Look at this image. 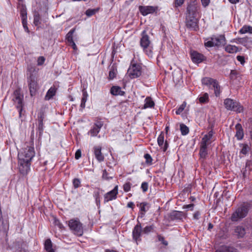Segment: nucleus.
Segmentation results:
<instances>
[{
  "instance_id": "1",
  "label": "nucleus",
  "mask_w": 252,
  "mask_h": 252,
  "mask_svg": "<svg viewBox=\"0 0 252 252\" xmlns=\"http://www.w3.org/2000/svg\"><path fill=\"white\" fill-rule=\"evenodd\" d=\"M35 155L33 146L25 145L24 147L19 152V169L23 175L27 174L30 170L31 161Z\"/></svg>"
},
{
  "instance_id": "2",
  "label": "nucleus",
  "mask_w": 252,
  "mask_h": 252,
  "mask_svg": "<svg viewBox=\"0 0 252 252\" xmlns=\"http://www.w3.org/2000/svg\"><path fill=\"white\" fill-rule=\"evenodd\" d=\"M249 210L248 205L243 204L237 208L232 214L230 220L232 221H237L247 215Z\"/></svg>"
},
{
  "instance_id": "3",
  "label": "nucleus",
  "mask_w": 252,
  "mask_h": 252,
  "mask_svg": "<svg viewBox=\"0 0 252 252\" xmlns=\"http://www.w3.org/2000/svg\"><path fill=\"white\" fill-rule=\"evenodd\" d=\"M150 43L148 35L146 34L145 31H143L142 36L140 40L141 46L149 57H152L153 53L152 47L150 46Z\"/></svg>"
},
{
  "instance_id": "4",
  "label": "nucleus",
  "mask_w": 252,
  "mask_h": 252,
  "mask_svg": "<svg viewBox=\"0 0 252 252\" xmlns=\"http://www.w3.org/2000/svg\"><path fill=\"white\" fill-rule=\"evenodd\" d=\"M13 100L16 108L19 110L20 117H21L23 107L24 105L23 95L21 94L20 90L19 89L16 90L14 92Z\"/></svg>"
},
{
  "instance_id": "5",
  "label": "nucleus",
  "mask_w": 252,
  "mask_h": 252,
  "mask_svg": "<svg viewBox=\"0 0 252 252\" xmlns=\"http://www.w3.org/2000/svg\"><path fill=\"white\" fill-rule=\"evenodd\" d=\"M68 226L72 232L78 236H81L83 233L82 223L78 220H71L68 221Z\"/></svg>"
},
{
  "instance_id": "6",
  "label": "nucleus",
  "mask_w": 252,
  "mask_h": 252,
  "mask_svg": "<svg viewBox=\"0 0 252 252\" xmlns=\"http://www.w3.org/2000/svg\"><path fill=\"white\" fill-rule=\"evenodd\" d=\"M202 83L214 89L215 95L218 96L220 94V86L216 80L205 77L202 79Z\"/></svg>"
},
{
  "instance_id": "7",
  "label": "nucleus",
  "mask_w": 252,
  "mask_h": 252,
  "mask_svg": "<svg viewBox=\"0 0 252 252\" xmlns=\"http://www.w3.org/2000/svg\"><path fill=\"white\" fill-rule=\"evenodd\" d=\"M224 105L226 109L240 113L243 111V107L239 103L230 98L225 99Z\"/></svg>"
},
{
  "instance_id": "8",
  "label": "nucleus",
  "mask_w": 252,
  "mask_h": 252,
  "mask_svg": "<svg viewBox=\"0 0 252 252\" xmlns=\"http://www.w3.org/2000/svg\"><path fill=\"white\" fill-rule=\"evenodd\" d=\"M141 73V66L139 64H133L129 67L127 74L131 79H133L139 77Z\"/></svg>"
},
{
  "instance_id": "9",
  "label": "nucleus",
  "mask_w": 252,
  "mask_h": 252,
  "mask_svg": "<svg viewBox=\"0 0 252 252\" xmlns=\"http://www.w3.org/2000/svg\"><path fill=\"white\" fill-rule=\"evenodd\" d=\"M28 81L30 94L33 96L35 94L38 88L36 76L33 73H30V76L28 78Z\"/></svg>"
},
{
  "instance_id": "10",
  "label": "nucleus",
  "mask_w": 252,
  "mask_h": 252,
  "mask_svg": "<svg viewBox=\"0 0 252 252\" xmlns=\"http://www.w3.org/2000/svg\"><path fill=\"white\" fill-rule=\"evenodd\" d=\"M199 7L195 1L190 2L187 8L186 16H195L197 17L198 13Z\"/></svg>"
},
{
  "instance_id": "11",
  "label": "nucleus",
  "mask_w": 252,
  "mask_h": 252,
  "mask_svg": "<svg viewBox=\"0 0 252 252\" xmlns=\"http://www.w3.org/2000/svg\"><path fill=\"white\" fill-rule=\"evenodd\" d=\"M186 26L187 28L196 31L198 28V19L195 16H186Z\"/></svg>"
},
{
  "instance_id": "12",
  "label": "nucleus",
  "mask_w": 252,
  "mask_h": 252,
  "mask_svg": "<svg viewBox=\"0 0 252 252\" xmlns=\"http://www.w3.org/2000/svg\"><path fill=\"white\" fill-rule=\"evenodd\" d=\"M168 219L170 220H182L183 218H186V214L183 212L173 211L168 215Z\"/></svg>"
},
{
  "instance_id": "13",
  "label": "nucleus",
  "mask_w": 252,
  "mask_h": 252,
  "mask_svg": "<svg viewBox=\"0 0 252 252\" xmlns=\"http://www.w3.org/2000/svg\"><path fill=\"white\" fill-rule=\"evenodd\" d=\"M158 6H139V10L140 13L143 15L146 16L149 14H152L157 11Z\"/></svg>"
},
{
  "instance_id": "14",
  "label": "nucleus",
  "mask_w": 252,
  "mask_h": 252,
  "mask_svg": "<svg viewBox=\"0 0 252 252\" xmlns=\"http://www.w3.org/2000/svg\"><path fill=\"white\" fill-rule=\"evenodd\" d=\"M118 193V186H116L113 190L110 191L104 195V202H108L113 199H115L117 198Z\"/></svg>"
},
{
  "instance_id": "15",
  "label": "nucleus",
  "mask_w": 252,
  "mask_h": 252,
  "mask_svg": "<svg viewBox=\"0 0 252 252\" xmlns=\"http://www.w3.org/2000/svg\"><path fill=\"white\" fill-rule=\"evenodd\" d=\"M191 58L193 62L198 63L202 62L204 59V56L196 51L191 53Z\"/></svg>"
},
{
  "instance_id": "16",
  "label": "nucleus",
  "mask_w": 252,
  "mask_h": 252,
  "mask_svg": "<svg viewBox=\"0 0 252 252\" xmlns=\"http://www.w3.org/2000/svg\"><path fill=\"white\" fill-rule=\"evenodd\" d=\"M142 231L141 224L140 222H138V224L134 227L132 231L133 239H134L136 241H137L141 236Z\"/></svg>"
},
{
  "instance_id": "17",
  "label": "nucleus",
  "mask_w": 252,
  "mask_h": 252,
  "mask_svg": "<svg viewBox=\"0 0 252 252\" xmlns=\"http://www.w3.org/2000/svg\"><path fill=\"white\" fill-rule=\"evenodd\" d=\"M213 131H210L207 134L205 135L203 137L201 144L203 146H208L212 142V138L213 137Z\"/></svg>"
},
{
  "instance_id": "18",
  "label": "nucleus",
  "mask_w": 252,
  "mask_h": 252,
  "mask_svg": "<svg viewBox=\"0 0 252 252\" xmlns=\"http://www.w3.org/2000/svg\"><path fill=\"white\" fill-rule=\"evenodd\" d=\"M164 133L162 132L158 136V145L163 149V151H165L168 148V144L167 141L164 142Z\"/></svg>"
},
{
  "instance_id": "19",
  "label": "nucleus",
  "mask_w": 252,
  "mask_h": 252,
  "mask_svg": "<svg viewBox=\"0 0 252 252\" xmlns=\"http://www.w3.org/2000/svg\"><path fill=\"white\" fill-rule=\"evenodd\" d=\"M94 154L97 160L99 162L103 161L104 158L101 153V148L100 147L96 146L94 148Z\"/></svg>"
},
{
  "instance_id": "20",
  "label": "nucleus",
  "mask_w": 252,
  "mask_h": 252,
  "mask_svg": "<svg viewBox=\"0 0 252 252\" xmlns=\"http://www.w3.org/2000/svg\"><path fill=\"white\" fill-rule=\"evenodd\" d=\"M102 126L100 122H98L94 125V127L90 130L89 134L91 136H95L99 132L100 129Z\"/></svg>"
},
{
  "instance_id": "21",
  "label": "nucleus",
  "mask_w": 252,
  "mask_h": 252,
  "mask_svg": "<svg viewBox=\"0 0 252 252\" xmlns=\"http://www.w3.org/2000/svg\"><path fill=\"white\" fill-rule=\"evenodd\" d=\"M246 234V230L242 226H237L234 229V234L238 238H242Z\"/></svg>"
},
{
  "instance_id": "22",
  "label": "nucleus",
  "mask_w": 252,
  "mask_h": 252,
  "mask_svg": "<svg viewBox=\"0 0 252 252\" xmlns=\"http://www.w3.org/2000/svg\"><path fill=\"white\" fill-rule=\"evenodd\" d=\"M215 46H219L224 44L225 37L223 35H220L217 37L212 38Z\"/></svg>"
},
{
  "instance_id": "23",
  "label": "nucleus",
  "mask_w": 252,
  "mask_h": 252,
  "mask_svg": "<svg viewBox=\"0 0 252 252\" xmlns=\"http://www.w3.org/2000/svg\"><path fill=\"white\" fill-rule=\"evenodd\" d=\"M235 128L236 130L235 136L237 137V139L241 140L244 136L243 129L241 125L237 124L235 126Z\"/></svg>"
},
{
  "instance_id": "24",
  "label": "nucleus",
  "mask_w": 252,
  "mask_h": 252,
  "mask_svg": "<svg viewBox=\"0 0 252 252\" xmlns=\"http://www.w3.org/2000/svg\"><path fill=\"white\" fill-rule=\"evenodd\" d=\"M56 93V89L55 87H52L48 91L45 96V99L47 100L50 99L53 96H54Z\"/></svg>"
},
{
  "instance_id": "25",
  "label": "nucleus",
  "mask_w": 252,
  "mask_h": 252,
  "mask_svg": "<svg viewBox=\"0 0 252 252\" xmlns=\"http://www.w3.org/2000/svg\"><path fill=\"white\" fill-rule=\"evenodd\" d=\"M44 247L47 252H55L52 248V243L50 239H47L45 241Z\"/></svg>"
},
{
  "instance_id": "26",
  "label": "nucleus",
  "mask_w": 252,
  "mask_h": 252,
  "mask_svg": "<svg viewBox=\"0 0 252 252\" xmlns=\"http://www.w3.org/2000/svg\"><path fill=\"white\" fill-rule=\"evenodd\" d=\"M111 93L113 95H122L124 92L122 91L121 88L118 86H113L111 88Z\"/></svg>"
},
{
  "instance_id": "27",
  "label": "nucleus",
  "mask_w": 252,
  "mask_h": 252,
  "mask_svg": "<svg viewBox=\"0 0 252 252\" xmlns=\"http://www.w3.org/2000/svg\"><path fill=\"white\" fill-rule=\"evenodd\" d=\"M225 51L229 53H234L238 51L237 47L232 45H227L225 48Z\"/></svg>"
},
{
  "instance_id": "28",
  "label": "nucleus",
  "mask_w": 252,
  "mask_h": 252,
  "mask_svg": "<svg viewBox=\"0 0 252 252\" xmlns=\"http://www.w3.org/2000/svg\"><path fill=\"white\" fill-rule=\"evenodd\" d=\"M145 103L144 105V108H145V109H146L147 108L152 107L155 105L154 102L149 97H147L145 99Z\"/></svg>"
},
{
  "instance_id": "29",
  "label": "nucleus",
  "mask_w": 252,
  "mask_h": 252,
  "mask_svg": "<svg viewBox=\"0 0 252 252\" xmlns=\"http://www.w3.org/2000/svg\"><path fill=\"white\" fill-rule=\"evenodd\" d=\"M207 146H203L201 144L199 154L201 158H205L207 155Z\"/></svg>"
},
{
  "instance_id": "30",
  "label": "nucleus",
  "mask_w": 252,
  "mask_h": 252,
  "mask_svg": "<svg viewBox=\"0 0 252 252\" xmlns=\"http://www.w3.org/2000/svg\"><path fill=\"white\" fill-rule=\"evenodd\" d=\"M148 204L146 202H142L140 204V211L141 212L140 213L141 217H143L145 215V212H146L148 209V207H147Z\"/></svg>"
},
{
  "instance_id": "31",
  "label": "nucleus",
  "mask_w": 252,
  "mask_h": 252,
  "mask_svg": "<svg viewBox=\"0 0 252 252\" xmlns=\"http://www.w3.org/2000/svg\"><path fill=\"white\" fill-rule=\"evenodd\" d=\"M88 94L86 91H83V97L81 99V103L80 106L82 108H84L85 107V103L87 100Z\"/></svg>"
},
{
  "instance_id": "32",
  "label": "nucleus",
  "mask_w": 252,
  "mask_h": 252,
  "mask_svg": "<svg viewBox=\"0 0 252 252\" xmlns=\"http://www.w3.org/2000/svg\"><path fill=\"white\" fill-rule=\"evenodd\" d=\"M99 10V8L95 9H88L86 11L85 14L88 17H90L95 14Z\"/></svg>"
},
{
  "instance_id": "33",
  "label": "nucleus",
  "mask_w": 252,
  "mask_h": 252,
  "mask_svg": "<svg viewBox=\"0 0 252 252\" xmlns=\"http://www.w3.org/2000/svg\"><path fill=\"white\" fill-rule=\"evenodd\" d=\"M180 130L182 135H183L187 134L189 132V129L188 127L183 124L180 125Z\"/></svg>"
},
{
  "instance_id": "34",
  "label": "nucleus",
  "mask_w": 252,
  "mask_h": 252,
  "mask_svg": "<svg viewBox=\"0 0 252 252\" xmlns=\"http://www.w3.org/2000/svg\"><path fill=\"white\" fill-rule=\"evenodd\" d=\"M21 16L22 17L23 25L26 24V20H27V11L25 8H22L21 10Z\"/></svg>"
},
{
  "instance_id": "35",
  "label": "nucleus",
  "mask_w": 252,
  "mask_h": 252,
  "mask_svg": "<svg viewBox=\"0 0 252 252\" xmlns=\"http://www.w3.org/2000/svg\"><path fill=\"white\" fill-rule=\"evenodd\" d=\"M74 32H75V29H73L70 30L66 35V39L67 40L68 42H69L70 43L73 42V34Z\"/></svg>"
},
{
  "instance_id": "36",
  "label": "nucleus",
  "mask_w": 252,
  "mask_h": 252,
  "mask_svg": "<svg viewBox=\"0 0 252 252\" xmlns=\"http://www.w3.org/2000/svg\"><path fill=\"white\" fill-rule=\"evenodd\" d=\"M241 33H245L246 32H250L252 33V27L250 26H244L240 31Z\"/></svg>"
},
{
  "instance_id": "37",
  "label": "nucleus",
  "mask_w": 252,
  "mask_h": 252,
  "mask_svg": "<svg viewBox=\"0 0 252 252\" xmlns=\"http://www.w3.org/2000/svg\"><path fill=\"white\" fill-rule=\"evenodd\" d=\"M33 23L35 26H38L40 24V16L38 13H35L34 15Z\"/></svg>"
},
{
  "instance_id": "38",
  "label": "nucleus",
  "mask_w": 252,
  "mask_h": 252,
  "mask_svg": "<svg viewBox=\"0 0 252 252\" xmlns=\"http://www.w3.org/2000/svg\"><path fill=\"white\" fill-rule=\"evenodd\" d=\"M208 94L205 93L202 96L199 97V100L201 103H205L208 101Z\"/></svg>"
},
{
  "instance_id": "39",
  "label": "nucleus",
  "mask_w": 252,
  "mask_h": 252,
  "mask_svg": "<svg viewBox=\"0 0 252 252\" xmlns=\"http://www.w3.org/2000/svg\"><path fill=\"white\" fill-rule=\"evenodd\" d=\"M186 106V103L184 102L182 104H181L178 109L176 110V113L177 115L180 114L182 111L184 110Z\"/></svg>"
},
{
  "instance_id": "40",
  "label": "nucleus",
  "mask_w": 252,
  "mask_h": 252,
  "mask_svg": "<svg viewBox=\"0 0 252 252\" xmlns=\"http://www.w3.org/2000/svg\"><path fill=\"white\" fill-rule=\"evenodd\" d=\"M249 150L250 148L249 146L247 144H244L242 146V148L241 151V153L244 155H246L248 153Z\"/></svg>"
},
{
  "instance_id": "41",
  "label": "nucleus",
  "mask_w": 252,
  "mask_h": 252,
  "mask_svg": "<svg viewBox=\"0 0 252 252\" xmlns=\"http://www.w3.org/2000/svg\"><path fill=\"white\" fill-rule=\"evenodd\" d=\"M153 225L147 226L143 229L142 232L144 233L147 234L151 232L153 229Z\"/></svg>"
},
{
  "instance_id": "42",
  "label": "nucleus",
  "mask_w": 252,
  "mask_h": 252,
  "mask_svg": "<svg viewBox=\"0 0 252 252\" xmlns=\"http://www.w3.org/2000/svg\"><path fill=\"white\" fill-rule=\"evenodd\" d=\"M123 188H124V190L126 192H128L130 189L131 184L130 183H129V182L128 183H126V184H125L124 185Z\"/></svg>"
},
{
  "instance_id": "43",
  "label": "nucleus",
  "mask_w": 252,
  "mask_h": 252,
  "mask_svg": "<svg viewBox=\"0 0 252 252\" xmlns=\"http://www.w3.org/2000/svg\"><path fill=\"white\" fill-rule=\"evenodd\" d=\"M73 186L75 188H77L80 186V181L78 179H74L73 181Z\"/></svg>"
},
{
  "instance_id": "44",
  "label": "nucleus",
  "mask_w": 252,
  "mask_h": 252,
  "mask_svg": "<svg viewBox=\"0 0 252 252\" xmlns=\"http://www.w3.org/2000/svg\"><path fill=\"white\" fill-rule=\"evenodd\" d=\"M184 1L185 0H175V6L178 7L181 6Z\"/></svg>"
},
{
  "instance_id": "45",
  "label": "nucleus",
  "mask_w": 252,
  "mask_h": 252,
  "mask_svg": "<svg viewBox=\"0 0 252 252\" xmlns=\"http://www.w3.org/2000/svg\"><path fill=\"white\" fill-rule=\"evenodd\" d=\"M45 61V58L43 57H39L37 60V64L41 65L43 64Z\"/></svg>"
},
{
  "instance_id": "46",
  "label": "nucleus",
  "mask_w": 252,
  "mask_h": 252,
  "mask_svg": "<svg viewBox=\"0 0 252 252\" xmlns=\"http://www.w3.org/2000/svg\"><path fill=\"white\" fill-rule=\"evenodd\" d=\"M158 239L159 241L161 242L164 245L167 246L168 242L164 240V238L161 236H158Z\"/></svg>"
},
{
  "instance_id": "47",
  "label": "nucleus",
  "mask_w": 252,
  "mask_h": 252,
  "mask_svg": "<svg viewBox=\"0 0 252 252\" xmlns=\"http://www.w3.org/2000/svg\"><path fill=\"white\" fill-rule=\"evenodd\" d=\"M115 71L114 69L111 70L109 73V78L110 79H113L115 77Z\"/></svg>"
},
{
  "instance_id": "48",
  "label": "nucleus",
  "mask_w": 252,
  "mask_h": 252,
  "mask_svg": "<svg viewBox=\"0 0 252 252\" xmlns=\"http://www.w3.org/2000/svg\"><path fill=\"white\" fill-rule=\"evenodd\" d=\"M102 178L104 179H105V180H109L110 179H112V177H109L108 176V173L107 172H106V170H104L103 171V175H102Z\"/></svg>"
},
{
  "instance_id": "49",
  "label": "nucleus",
  "mask_w": 252,
  "mask_h": 252,
  "mask_svg": "<svg viewBox=\"0 0 252 252\" xmlns=\"http://www.w3.org/2000/svg\"><path fill=\"white\" fill-rule=\"evenodd\" d=\"M205 45L206 46L209 47L215 46V45H214V43L212 38H211V40L208 41L207 42H206L205 43Z\"/></svg>"
},
{
  "instance_id": "50",
  "label": "nucleus",
  "mask_w": 252,
  "mask_h": 252,
  "mask_svg": "<svg viewBox=\"0 0 252 252\" xmlns=\"http://www.w3.org/2000/svg\"><path fill=\"white\" fill-rule=\"evenodd\" d=\"M141 188L143 191H146L148 189V184L146 182H144L141 185Z\"/></svg>"
},
{
  "instance_id": "51",
  "label": "nucleus",
  "mask_w": 252,
  "mask_h": 252,
  "mask_svg": "<svg viewBox=\"0 0 252 252\" xmlns=\"http://www.w3.org/2000/svg\"><path fill=\"white\" fill-rule=\"evenodd\" d=\"M81 156V152L80 150H78L75 154V158L78 159Z\"/></svg>"
},
{
  "instance_id": "52",
  "label": "nucleus",
  "mask_w": 252,
  "mask_h": 252,
  "mask_svg": "<svg viewBox=\"0 0 252 252\" xmlns=\"http://www.w3.org/2000/svg\"><path fill=\"white\" fill-rule=\"evenodd\" d=\"M237 59L238 61H239L241 64H243L245 63V58L243 56H238L237 57Z\"/></svg>"
},
{
  "instance_id": "53",
  "label": "nucleus",
  "mask_w": 252,
  "mask_h": 252,
  "mask_svg": "<svg viewBox=\"0 0 252 252\" xmlns=\"http://www.w3.org/2000/svg\"><path fill=\"white\" fill-rule=\"evenodd\" d=\"M147 162H151L152 160V158L148 154H146L144 156Z\"/></svg>"
},
{
  "instance_id": "54",
  "label": "nucleus",
  "mask_w": 252,
  "mask_h": 252,
  "mask_svg": "<svg viewBox=\"0 0 252 252\" xmlns=\"http://www.w3.org/2000/svg\"><path fill=\"white\" fill-rule=\"evenodd\" d=\"M200 215V213L199 211H196L193 214V219L194 220H197L199 219V216Z\"/></svg>"
},
{
  "instance_id": "55",
  "label": "nucleus",
  "mask_w": 252,
  "mask_h": 252,
  "mask_svg": "<svg viewBox=\"0 0 252 252\" xmlns=\"http://www.w3.org/2000/svg\"><path fill=\"white\" fill-rule=\"evenodd\" d=\"M54 223L56 225H57L60 229H62L63 227V225L60 223V222L58 220H55Z\"/></svg>"
},
{
  "instance_id": "56",
  "label": "nucleus",
  "mask_w": 252,
  "mask_h": 252,
  "mask_svg": "<svg viewBox=\"0 0 252 252\" xmlns=\"http://www.w3.org/2000/svg\"><path fill=\"white\" fill-rule=\"evenodd\" d=\"M194 204H190L189 205H184L183 206L184 209H190L191 210H193Z\"/></svg>"
},
{
  "instance_id": "57",
  "label": "nucleus",
  "mask_w": 252,
  "mask_h": 252,
  "mask_svg": "<svg viewBox=\"0 0 252 252\" xmlns=\"http://www.w3.org/2000/svg\"><path fill=\"white\" fill-rule=\"evenodd\" d=\"M236 74V72L235 70H231L230 74V78L232 79H233Z\"/></svg>"
},
{
  "instance_id": "58",
  "label": "nucleus",
  "mask_w": 252,
  "mask_h": 252,
  "mask_svg": "<svg viewBox=\"0 0 252 252\" xmlns=\"http://www.w3.org/2000/svg\"><path fill=\"white\" fill-rule=\"evenodd\" d=\"M201 2L204 6H206L209 4L210 0H201Z\"/></svg>"
},
{
  "instance_id": "59",
  "label": "nucleus",
  "mask_w": 252,
  "mask_h": 252,
  "mask_svg": "<svg viewBox=\"0 0 252 252\" xmlns=\"http://www.w3.org/2000/svg\"><path fill=\"white\" fill-rule=\"evenodd\" d=\"M216 252H229V251L226 248H222L220 250H217Z\"/></svg>"
},
{
  "instance_id": "60",
  "label": "nucleus",
  "mask_w": 252,
  "mask_h": 252,
  "mask_svg": "<svg viewBox=\"0 0 252 252\" xmlns=\"http://www.w3.org/2000/svg\"><path fill=\"white\" fill-rule=\"evenodd\" d=\"M70 44H71V46H72L73 49H74V50L77 49V46L74 41L70 43Z\"/></svg>"
},
{
  "instance_id": "61",
  "label": "nucleus",
  "mask_w": 252,
  "mask_h": 252,
  "mask_svg": "<svg viewBox=\"0 0 252 252\" xmlns=\"http://www.w3.org/2000/svg\"><path fill=\"white\" fill-rule=\"evenodd\" d=\"M127 206L129 208H132L134 206V204L133 202H130L128 203Z\"/></svg>"
},
{
  "instance_id": "62",
  "label": "nucleus",
  "mask_w": 252,
  "mask_h": 252,
  "mask_svg": "<svg viewBox=\"0 0 252 252\" xmlns=\"http://www.w3.org/2000/svg\"><path fill=\"white\" fill-rule=\"evenodd\" d=\"M39 127H42L43 126V119L42 118L40 119L39 120Z\"/></svg>"
},
{
  "instance_id": "63",
  "label": "nucleus",
  "mask_w": 252,
  "mask_h": 252,
  "mask_svg": "<svg viewBox=\"0 0 252 252\" xmlns=\"http://www.w3.org/2000/svg\"><path fill=\"white\" fill-rule=\"evenodd\" d=\"M213 225L212 223H210L209 224V225H208V229L209 230H211L212 228H213Z\"/></svg>"
},
{
  "instance_id": "64",
  "label": "nucleus",
  "mask_w": 252,
  "mask_h": 252,
  "mask_svg": "<svg viewBox=\"0 0 252 252\" xmlns=\"http://www.w3.org/2000/svg\"><path fill=\"white\" fill-rule=\"evenodd\" d=\"M105 252H117L116 251L113 250H106L105 251Z\"/></svg>"
}]
</instances>
